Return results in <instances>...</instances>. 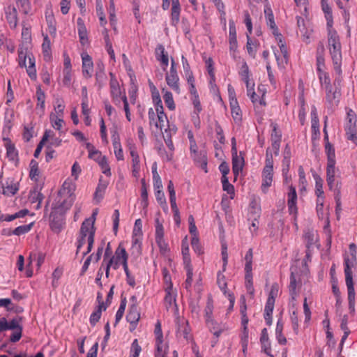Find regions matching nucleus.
I'll return each mask as SVG.
<instances>
[{"label": "nucleus", "mask_w": 357, "mask_h": 357, "mask_svg": "<svg viewBox=\"0 0 357 357\" xmlns=\"http://www.w3.org/2000/svg\"><path fill=\"white\" fill-rule=\"evenodd\" d=\"M264 15L267 26L270 28L272 33L275 38V40L279 46L281 55L278 52H274V54L279 66H284L287 63L289 59L288 50L286 46L285 42L283 40L282 35L279 32L278 28L275 22L274 15L272 9L269 4H266L264 6Z\"/></svg>", "instance_id": "nucleus-1"}, {"label": "nucleus", "mask_w": 357, "mask_h": 357, "mask_svg": "<svg viewBox=\"0 0 357 357\" xmlns=\"http://www.w3.org/2000/svg\"><path fill=\"white\" fill-rule=\"evenodd\" d=\"M328 48L331 56L335 73L342 74V45L337 31L333 28L328 29Z\"/></svg>", "instance_id": "nucleus-2"}, {"label": "nucleus", "mask_w": 357, "mask_h": 357, "mask_svg": "<svg viewBox=\"0 0 357 357\" xmlns=\"http://www.w3.org/2000/svg\"><path fill=\"white\" fill-rule=\"evenodd\" d=\"M73 204V199H71L68 204L64 200L58 206L54 207L50 214V227L52 230L56 234L61 232L65 225L64 214L66 211L68 210Z\"/></svg>", "instance_id": "nucleus-3"}, {"label": "nucleus", "mask_w": 357, "mask_h": 357, "mask_svg": "<svg viewBox=\"0 0 357 357\" xmlns=\"http://www.w3.org/2000/svg\"><path fill=\"white\" fill-rule=\"evenodd\" d=\"M159 107L160 109H162V101L159 97V95L158 94V128L160 127V129L161 130L163 139L169 148L170 153L166 154L165 159L167 160H171L172 159L173 156V151L174 149L173 142L172 141V136L173 134L176 133V130L172 128H169V126L168 125V121H167V125L165 126L164 124H160L161 122H164L162 118H163V114L162 112L160 113V114H158L159 112Z\"/></svg>", "instance_id": "nucleus-4"}, {"label": "nucleus", "mask_w": 357, "mask_h": 357, "mask_svg": "<svg viewBox=\"0 0 357 357\" xmlns=\"http://www.w3.org/2000/svg\"><path fill=\"white\" fill-rule=\"evenodd\" d=\"M273 158L272 153L268 149L266 151L265 165L261 172V189L264 193H266L271 186L273 181Z\"/></svg>", "instance_id": "nucleus-5"}, {"label": "nucleus", "mask_w": 357, "mask_h": 357, "mask_svg": "<svg viewBox=\"0 0 357 357\" xmlns=\"http://www.w3.org/2000/svg\"><path fill=\"white\" fill-rule=\"evenodd\" d=\"M337 76L334 80L333 85L330 84L323 87L326 92V101L331 107L338 105L341 96L340 89L337 86L340 84L341 79L340 76Z\"/></svg>", "instance_id": "nucleus-6"}, {"label": "nucleus", "mask_w": 357, "mask_h": 357, "mask_svg": "<svg viewBox=\"0 0 357 357\" xmlns=\"http://www.w3.org/2000/svg\"><path fill=\"white\" fill-rule=\"evenodd\" d=\"M356 123V115L355 112L351 109H347L344 124L347 139L357 145V128Z\"/></svg>", "instance_id": "nucleus-7"}, {"label": "nucleus", "mask_w": 357, "mask_h": 357, "mask_svg": "<svg viewBox=\"0 0 357 357\" xmlns=\"http://www.w3.org/2000/svg\"><path fill=\"white\" fill-rule=\"evenodd\" d=\"M245 287L251 295L254 294L253 281H252V260H253V250L250 248L246 252L245 257Z\"/></svg>", "instance_id": "nucleus-8"}, {"label": "nucleus", "mask_w": 357, "mask_h": 357, "mask_svg": "<svg viewBox=\"0 0 357 357\" xmlns=\"http://www.w3.org/2000/svg\"><path fill=\"white\" fill-rule=\"evenodd\" d=\"M162 8L165 10H169L171 8V24L174 26H176L180 22L181 11L179 0H162Z\"/></svg>", "instance_id": "nucleus-9"}, {"label": "nucleus", "mask_w": 357, "mask_h": 357, "mask_svg": "<svg viewBox=\"0 0 357 357\" xmlns=\"http://www.w3.org/2000/svg\"><path fill=\"white\" fill-rule=\"evenodd\" d=\"M356 262V255L355 253L346 254L344 256V271L345 275L346 286L354 285L353 280L352 268Z\"/></svg>", "instance_id": "nucleus-10"}, {"label": "nucleus", "mask_w": 357, "mask_h": 357, "mask_svg": "<svg viewBox=\"0 0 357 357\" xmlns=\"http://www.w3.org/2000/svg\"><path fill=\"white\" fill-rule=\"evenodd\" d=\"M165 79L167 84L175 92L180 93V87L178 84L179 78L176 68V63L173 58L171 59V68L169 73H167Z\"/></svg>", "instance_id": "nucleus-11"}, {"label": "nucleus", "mask_w": 357, "mask_h": 357, "mask_svg": "<svg viewBox=\"0 0 357 357\" xmlns=\"http://www.w3.org/2000/svg\"><path fill=\"white\" fill-rule=\"evenodd\" d=\"M287 206L289 214L294 215V220H296V214H298L297 193L295 187L292 185H289V192H287Z\"/></svg>", "instance_id": "nucleus-12"}, {"label": "nucleus", "mask_w": 357, "mask_h": 357, "mask_svg": "<svg viewBox=\"0 0 357 357\" xmlns=\"http://www.w3.org/2000/svg\"><path fill=\"white\" fill-rule=\"evenodd\" d=\"M233 145L231 148L232 153V171L235 176L239 174V172L242 171L244 166V159L243 157L238 155L237 150L236 148L235 139H232Z\"/></svg>", "instance_id": "nucleus-13"}, {"label": "nucleus", "mask_w": 357, "mask_h": 357, "mask_svg": "<svg viewBox=\"0 0 357 357\" xmlns=\"http://www.w3.org/2000/svg\"><path fill=\"white\" fill-rule=\"evenodd\" d=\"M229 50L232 57L236 58V52L238 47V43L236 38V25L233 20H229Z\"/></svg>", "instance_id": "nucleus-14"}, {"label": "nucleus", "mask_w": 357, "mask_h": 357, "mask_svg": "<svg viewBox=\"0 0 357 357\" xmlns=\"http://www.w3.org/2000/svg\"><path fill=\"white\" fill-rule=\"evenodd\" d=\"M140 319V313L137 304L132 303L130 307L128 312L126 315L127 321L131 324L130 331L135 329L136 324Z\"/></svg>", "instance_id": "nucleus-15"}, {"label": "nucleus", "mask_w": 357, "mask_h": 357, "mask_svg": "<svg viewBox=\"0 0 357 357\" xmlns=\"http://www.w3.org/2000/svg\"><path fill=\"white\" fill-rule=\"evenodd\" d=\"M158 357H166V354L169 350L168 342L164 340L163 335L161 332V326L158 322Z\"/></svg>", "instance_id": "nucleus-16"}, {"label": "nucleus", "mask_w": 357, "mask_h": 357, "mask_svg": "<svg viewBox=\"0 0 357 357\" xmlns=\"http://www.w3.org/2000/svg\"><path fill=\"white\" fill-rule=\"evenodd\" d=\"M158 246L162 255H166L169 252L168 243L164 239V228L158 222Z\"/></svg>", "instance_id": "nucleus-17"}, {"label": "nucleus", "mask_w": 357, "mask_h": 357, "mask_svg": "<svg viewBox=\"0 0 357 357\" xmlns=\"http://www.w3.org/2000/svg\"><path fill=\"white\" fill-rule=\"evenodd\" d=\"M335 162L327 163L326 167V182L330 190H333L335 181Z\"/></svg>", "instance_id": "nucleus-18"}, {"label": "nucleus", "mask_w": 357, "mask_h": 357, "mask_svg": "<svg viewBox=\"0 0 357 357\" xmlns=\"http://www.w3.org/2000/svg\"><path fill=\"white\" fill-rule=\"evenodd\" d=\"M206 324L209 331L213 334L217 340L225 330V325L218 323L215 319H210Z\"/></svg>", "instance_id": "nucleus-19"}, {"label": "nucleus", "mask_w": 357, "mask_h": 357, "mask_svg": "<svg viewBox=\"0 0 357 357\" xmlns=\"http://www.w3.org/2000/svg\"><path fill=\"white\" fill-rule=\"evenodd\" d=\"M82 73L84 76L89 78L91 77V72L93 70V62L91 57L87 54H82Z\"/></svg>", "instance_id": "nucleus-20"}, {"label": "nucleus", "mask_w": 357, "mask_h": 357, "mask_svg": "<svg viewBox=\"0 0 357 357\" xmlns=\"http://www.w3.org/2000/svg\"><path fill=\"white\" fill-rule=\"evenodd\" d=\"M158 51L160 52V55L158 57V61L160 63V66L163 71L166 72L167 68L169 66V55L168 52L165 50L162 45L158 46Z\"/></svg>", "instance_id": "nucleus-21"}, {"label": "nucleus", "mask_w": 357, "mask_h": 357, "mask_svg": "<svg viewBox=\"0 0 357 357\" xmlns=\"http://www.w3.org/2000/svg\"><path fill=\"white\" fill-rule=\"evenodd\" d=\"M321 8L325 15V18L326 20V25L327 29L333 28V13L332 9L329 4L328 3L327 0H321Z\"/></svg>", "instance_id": "nucleus-22"}, {"label": "nucleus", "mask_w": 357, "mask_h": 357, "mask_svg": "<svg viewBox=\"0 0 357 357\" xmlns=\"http://www.w3.org/2000/svg\"><path fill=\"white\" fill-rule=\"evenodd\" d=\"M298 31H299L303 37V41L308 43L310 31L307 29L305 20L301 17H296Z\"/></svg>", "instance_id": "nucleus-23"}, {"label": "nucleus", "mask_w": 357, "mask_h": 357, "mask_svg": "<svg viewBox=\"0 0 357 357\" xmlns=\"http://www.w3.org/2000/svg\"><path fill=\"white\" fill-rule=\"evenodd\" d=\"M6 19L11 27L15 28L17 24V12L14 6H8L6 11Z\"/></svg>", "instance_id": "nucleus-24"}, {"label": "nucleus", "mask_w": 357, "mask_h": 357, "mask_svg": "<svg viewBox=\"0 0 357 357\" xmlns=\"http://www.w3.org/2000/svg\"><path fill=\"white\" fill-rule=\"evenodd\" d=\"M192 157L197 165H199L206 173L208 172L207 157L205 152H199L195 155H192Z\"/></svg>", "instance_id": "nucleus-25"}, {"label": "nucleus", "mask_w": 357, "mask_h": 357, "mask_svg": "<svg viewBox=\"0 0 357 357\" xmlns=\"http://www.w3.org/2000/svg\"><path fill=\"white\" fill-rule=\"evenodd\" d=\"M96 79V83L98 84L99 89H100L107 79V76L104 70V65L102 62L97 63Z\"/></svg>", "instance_id": "nucleus-26"}, {"label": "nucleus", "mask_w": 357, "mask_h": 357, "mask_svg": "<svg viewBox=\"0 0 357 357\" xmlns=\"http://www.w3.org/2000/svg\"><path fill=\"white\" fill-rule=\"evenodd\" d=\"M183 268L186 272V280L183 283L184 287L189 290L193 282V267L192 264H183Z\"/></svg>", "instance_id": "nucleus-27"}, {"label": "nucleus", "mask_w": 357, "mask_h": 357, "mask_svg": "<svg viewBox=\"0 0 357 357\" xmlns=\"http://www.w3.org/2000/svg\"><path fill=\"white\" fill-rule=\"evenodd\" d=\"M78 34L80 43L84 45L88 43L87 30L81 18L77 19Z\"/></svg>", "instance_id": "nucleus-28"}, {"label": "nucleus", "mask_w": 357, "mask_h": 357, "mask_svg": "<svg viewBox=\"0 0 357 357\" xmlns=\"http://www.w3.org/2000/svg\"><path fill=\"white\" fill-rule=\"evenodd\" d=\"M29 46L27 45H20L18 49V59H19V65L20 67L26 68V59L28 57V55H30L29 53Z\"/></svg>", "instance_id": "nucleus-29"}, {"label": "nucleus", "mask_w": 357, "mask_h": 357, "mask_svg": "<svg viewBox=\"0 0 357 357\" xmlns=\"http://www.w3.org/2000/svg\"><path fill=\"white\" fill-rule=\"evenodd\" d=\"M107 305H105V303H100L97 307V309L95 312H93L90 317V324L94 326L100 320L102 314V310H106Z\"/></svg>", "instance_id": "nucleus-30"}, {"label": "nucleus", "mask_w": 357, "mask_h": 357, "mask_svg": "<svg viewBox=\"0 0 357 357\" xmlns=\"http://www.w3.org/2000/svg\"><path fill=\"white\" fill-rule=\"evenodd\" d=\"M347 294H348V304L349 309L351 312H355V305H356V292L354 289V285L347 286Z\"/></svg>", "instance_id": "nucleus-31"}, {"label": "nucleus", "mask_w": 357, "mask_h": 357, "mask_svg": "<svg viewBox=\"0 0 357 357\" xmlns=\"http://www.w3.org/2000/svg\"><path fill=\"white\" fill-rule=\"evenodd\" d=\"M165 303L166 305V307L169 309V307L176 305V292L173 289L168 291L167 289H165Z\"/></svg>", "instance_id": "nucleus-32"}, {"label": "nucleus", "mask_w": 357, "mask_h": 357, "mask_svg": "<svg viewBox=\"0 0 357 357\" xmlns=\"http://www.w3.org/2000/svg\"><path fill=\"white\" fill-rule=\"evenodd\" d=\"M217 283L219 288L220 289V290L222 291L225 296H227L228 293H230L229 291H227V284L225 280V277L220 272H218L217 275Z\"/></svg>", "instance_id": "nucleus-33"}, {"label": "nucleus", "mask_w": 357, "mask_h": 357, "mask_svg": "<svg viewBox=\"0 0 357 357\" xmlns=\"http://www.w3.org/2000/svg\"><path fill=\"white\" fill-rule=\"evenodd\" d=\"M39 174L38 163L36 160L32 159L30 162L29 177L31 180L37 181Z\"/></svg>", "instance_id": "nucleus-34"}, {"label": "nucleus", "mask_w": 357, "mask_h": 357, "mask_svg": "<svg viewBox=\"0 0 357 357\" xmlns=\"http://www.w3.org/2000/svg\"><path fill=\"white\" fill-rule=\"evenodd\" d=\"M29 66H26V72L31 79L36 78V70L35 68V59L31 54L28 55Z\"/></svg>", "instance_id": "nucleus-35"}, {"label": "nucleus", "mask_w": 357, "mask_h": 357, "mask_svg": "<svg viewBox=\"0 0 357 357\" xmlns=\"http://www.w3.org/2000/svg\"><path fill=\"white\" fill-rule=\"evenodd\" d=\"M6 154L8 158L10 160H17L18 153L17 151L15 149V145L11 143L10 141H9L6 144Z\"/></svg>", "instance_id": "nucleus-36"}, {"label": "nucleus", "mask_w": 357, "mask_h": 357, "mask_svg": "<svg viewBox=\"0 0 357 357\" xmlns=\"http://www.w3.org/2000/svg\"><path fill=\"white\" fill-rule=\"evenodd\" d=\"M163 99L166 106L169 108V110H174L176 107L174 100L173 98L172 93L168 91H165L162 89Z\"/></svg>", "instance_id": "nucleus-37"}, {"label": "nucleus", "mask_w": 357, "mask_h": 357, "mask_svg": "<svg viewBox=\"0 0 357 357\" xmlns=\"http://www.w3.org/2000/svg\"><path fill=\"white\" fill-rule=\"evenodd\" d=\"M106 188L107 184L102 183V179L100 178L94 193V199H96L97 202H99L102 199Z\"/></svg>", "instance_id": "nucleus-38"}, {"label": "nucleus", "mask_w": 357, "mask_h": 357, "mask_svg": "<svg viewBox=\"0 0 357 357\" xmlns=\"http://www.w3.org/2000/svg\"><path fill=\"white\" fill-rule=\"evenodd\" d=\"M109 84L112 96L113 97L114 99L118 100V98L121 95V91L118 81L115 78H112L110 79Z\"/></svg>", "instance_id": "nucleus-39"}, {"label": "nucleus", "mask_w": 357, "mask_h": 357, "mask_svg": "<svg viewBox=\"0 0 357 357\" xmlns=\"http://www.w3.org/2000/svg\"><path fill=\"white\" fill-rule=\"evenodd\" d=\"M315 181V195L317 197H324V192L323 190V180L317 174L314 175Z\"/></svg>", "instance_id": "nucleus-40"}, {"label": "nucleus", "mask_w": 357, "mask_h": 357, "mask_svg": "<svg viewBox=\"0 0 357 357\" xmlns=\"http://www.w3.org/2000/svg\"><path fill=\"white\" fill-rule=\"evenodd\" d=\"M325 152L327 155V163L335 162V149L332 144H325Z\"/></svg>", "instance_id": "nucleus-41"}, {"label": "nucleus", "mask_w": 357, "mask_h": 357, "mask_svg": "<svg viewBox=\"0 0 357 357\" xmlns=\"http://www.w3.org/2000/svg\"><path fill=\"white\" fill-rule=\"evenodd\" d=\"M213 304L212 299H208L206 305L204 309V318L206 323L208 322L213 318Z\"/></svg>", "instance_id": "nucleus-42"}, {"label": "nucleus", "mask_w": 357, "mask_h": 357, "mask_svg": "<svg viewBox=\"0 0 357 357\" xmlns=\"http://www.w3.org/2000/svg\"><path fill=\"white\" fill-rule=\"evenodd\" d=\"M257 43L253 41L251 39L250 36H249V38H247L246 49L249 55L252 58H255L257 53Z\"/></svg>", "instance_id": "nucleus-43"}, {"label": "nucleus", "mask_w": 357, "mask_h": 357, "mask_svg": "<svg viewBox=\"0 0 357 357\" xmlns=\"http://www.w3.org/2000/svg\"><path fill=\"white\" fill-rule=\"evenodd\" d=\"M317 75L322 87L331 84L329 74L326 70L317 72Z\"/></svg>", "instance_id": "nucleus-44"}, {"label": "nucleus", "mask_w": 357, "mask_h": 357, "mask_svg": "<svg viewBox=\"0 0 357 357\" xmlns=\"http://www.w3.org/2000/svg\"><path fill=\"white\" fill-rule=\"evenodd\" d=\"M126 303H127L126 298L123 297V296H121V304H120L119 308L116 314V320H115L114 326H116L117 324V323L123 317L124 312H125V309L126 307Z\"/></svg>", "instance_id": "nucleus-45"}, {"label": "nucleus", "mask_w": 357, "mask_h": 357, "mask_svg": "<svg viewBox=\"0 0 357 357\" xmlns=\"http://www.w3.org/2000/svg\"><path fill=\"white\" fill-rule=\"evenodd\" d=\"M50 119L52 127L58 130H60L63 123H64L62 117L56 116V114L51 113Z\"/></svg>", "instance_id": "nucleus-46"}, {"label": "nucleus", "mask_w": 357, "mask_h": 357, "mask_svg": "<svg viewBox=\"0 0 357 357\" xmlns=\"http://www.w3.org/2000/svg\"><path fill=\"white\" fill-rule=\"evenodd\" d=\"M222 189L230 195L231 199L234 197L235 191L234 187L229 182L228 178H222Z\"/></svg>", "instance_id": "nucleus-47"}, {"label": "nucleus", "mask_w": 357, "mask_h": 357, "mask_svg": "<svg viewBox=\"0 0 357 357\" xmlns=\"http://www.w3.org/2000/svg\"><path fill=\"white\" fill-rule=\"evenodd\" d=\"M92 229V225L90 220H85L81 225L80 231H79V235L86 236L87 234L90 233L91 230Z\"/></svg>", "instance_id": "nucleus-48"}, {"label": "nucleus", "mask_w": 357, "mask_h": 357, "mask_svg": "<svg viewBox=\"0 0 357 357\" xmlns=\"http://www.w3.org/2000/svg\"><path fill=\"white\" fill-rule=\"evenodd\" d=\"M96 13L99 16L101 26H104L107 23V21L104 15L101 0H96Z\"/></svg>", "instance_id": "nucleus-49"}, {"label": "nucleus", "mask_w": 357, "mask_h": 357, "mask_svg": "<svg viewBox=\"0 0 357 357\" xmlns=\"http://www.w3.org/2000/svg\"><path fill=\"white\" fill-rule=\"evenodd\" d=\"M141 183H142V189H141L142 204L143 206V208H144L148 205V202H147L148 193H147V189H146V182H145L144 178L142 179Z\"/></svg>", "instance_id": "nucleus-50"}, {"label": "nucleus", "mask_w": 357, "mask_h": 357, "mask_svg": "<svg viewBox=\"0 0 357 357\" xmlns=\"http://www.w3.org/2000/svg\"><path fill=\"white\" fill-rule=\"evenodd\" d=\"M244 23L247 28L246 37L249 38L252 33V23L250 14L248 11L244 12Z\"/></svg>", "instance_id": "nucleus-51"}, {"label": "nucleus", "mask_w": 357, "mask_h": 357, "mask_svg": "<svg viewBox=\"0 0 357 357\" xmlns=\"http://www.w3.org/2000/svg\"><path fill=\"white\" fill-rule=\"evenodd\" d=\"M315 234L312 230L307 229L305 231L303 238L306 242V245L309 248L314 242Z\"/></svg>", "instance_id": "nucleus-52"}, {"label": "nucleus", "mask_w": 357, "mask_h": 357, "mask_svg": "<svg viewBox=\"0 0 357 357\" xmlns=\"http://www.w3.org/2000/svg\"><path fill=\"white\" fill-rule=\"evenodd\" d=\"M163 280H164V289H167L168 291L171 290L172 287V278L169 273V271L164 268L162 270Z\"/></svg>", "instance_id": "nucleus-53"}, {"label": "nucleus", "mask_w": 357, "mask_h": 357, "mask_svg": "<svg viewBox=\"0 0 357 357\" xmlns=\"http://www.w3.org/2000/svg\"><path fill=\"white\" fill-rule=\"evenodd\" d=\"M312 138H316L319 135V121L318 116H314L311 119Z\"/></svg>", "instance_id": "nucleus-54"}, {"label": "nucleus", "mask_w": 357, "mask_h": 357, "mask_svg": "<svg viewBox=\"0 0 357 357\" xmlns=\"http://www.w3.org/2000/svg\"><path fill=\"white\" fill-rule=\"evenodd\" d=\"M114 257L117 260L122 259V261L124 260V259H128V255L126 252V249L121 245V244H119V245L116 248Z\"/></svg>", "instance_id": "nucleus-55"}, {"label": "nucleus", "mask_w": 357, "mask_h": 357, "mask_svg": "<svg viewBox=\"0 0 357 357\" xmlns=\"http://www.w3.org/2000/svg\"><path fill=\"white\" fill-rule=\"evenodd\" d=\"M33 225V222H31L29 225L19 226L13 230V234L15 235H17V236L24 234L28 232L31 229Z\"/></svg>", "instance_id": "nucleus-56"}, {"label": "nucleus", "mask_w": 357, "mask_h": 357, "mask_svg": "<svg viewBox=\"0 0 357 357\" xmlns=\"http://www.w3.org/2000/svg\"><path fill=\"white\" fill-rule=\"evenodd\" d=\"M22 41L21 45L31 46V33L28 28H24L22 32Z\"/></svg>", "instance_id": "nucleus-57"}, {"label": "nucleus", "mask_w": 357, "mask_h": 357, "mask_svg": "<svg viewBox=\"0 0 357 357\" xmlns=\"http://www.w3.org/2000/svg\"><path fill=\"white\" fill-rule=\"evenodd\" d=\"M272 132H271V141H281L282 134L278 128L276 123H271Z\"/></svg>", "instance_id": "nucleus-58"}, {"label": "nucleus", "mask_w": 357, "mask_h": 357, "mask_svg": "<svg viewBox=\"0 0 357 357\" xmlns=\"http://www.w3.org/2000/svg\"><path fill=\"white\" fill-rule=\"evenodd\" d=\"M189 308L193 317H198L200 312V307L197 301H191L189 303Z\"/></svg>", "instance_id": "nucleus-59"}, {"label": "nucleus", "mask_w": 357, "mask_h": 357, "mask_svg": "<svg viewBox=\"0 0 357 357\" xmlns=\"http://www.w3.org/2000/svg\"><path fill=\"white\" fill-rule=\"evenodd\" d=\"M97 162L101 167L103 174H106L107 176L111 175L110 168L107 162V158L105 156H102V158Z\"/></svg>", "instance_id": "nucleus-60"}, {"label": "nucleus", "mask_w": 357, "mask_h": 357, "mask_svg": "<svg viewBox=\"0 0 357 357\" xmlns=\"http://www.w3.org/2000/svg\"><path fill=\"white\" fill-rule=\"evenodd\" d=\"M96 228L93 227L91 230L89 235L88 236V248L86 252L83 253V257H85L88 253H89L93 248V245L94 243V236H95Z\"/></svg>", "instance_id": "nucleus-61"}, {"label": "nucleus", "mask_w": 357, "mask_h": 357, "mask_svg": "<svg viewBox=\"0 0 357 357\" xmlns=\"http://www.w3.org/2000/svg\"><path fill=\"white\" fill-rule=\"evenodd\" d=\"M42 47H43V52L44 56L49 57L50 55L51 48H50V40L49 39L47 35H46L44 37Z\"/></svg>", "instance_id": "nucleus-62"}, {"label": "nucleus", "mask_w": 357, "mask_h": 357, "mask_svg": "<svg viewBox=\"0 0 357 357\" xmlns=\"http://www.w3.org/2000/svg\"><path fill=\"white\" fill-rule=\"evenodd\" d=\"M279 286L278 283H273L271 285V290L267 299L275 301V298L278 296Z\"/></svg>", "instance_id": "nucleus-63"}, {"label": "nucleus", "mask_w": 357, "mask_h": 357, "mask_svg": "<svg viewBox=\"0 0 357 357\" xmlns=\"http://www.w3.org/2000/svg\"><path fill=\"white\" fill-rule=\"evenodd\" d=\"M191 245L194 251L198 255H200L203 252L197 236H192L191 240Z\"/></svg>", "instance_id": "nucleus-64"}]
</instances>
